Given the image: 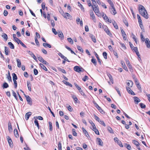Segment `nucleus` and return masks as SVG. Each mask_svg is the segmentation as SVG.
Listing matches in <instances>:
<instances>
[{"instance_id": "42", "label": "nucleus", "mask_w": 150, "mask_h": 150, "mask_svg": "<svg viewBox=\"0 0 150 150\" xmlns=\"http://www.w3.org/2000/svg\"><path fill=\"white\" fill-rule=\"evenodd\" d=\"M49 124L50 127V131H52L53 130V127L52 123L50 122H49Z\"/></svg>"}, {"instance_id": "40", "label": "nucleus", "mask_w": 150, "mask_h": 150, "mask_svg": "<svg viewBox=\"0 0 150 150\" xmlns=\"http://www.w3.org/2000/svg\"><path fill=\"white\" fill-rule=\"evenodd\" d=\"M137 18L138 20V22L139 23H142V20L141 19V17L139 14H137Z\"/></svg>"}, {"instance_id": "63", "label": "nucleus", "mask_w": 150, "mask_h": 150, "mask_svg": "<svg viewBox=\"0 0 150 150\" xmlns=\"http://www.w3.org/2000/svg\"><path fill=\"white\" fill-rule=\"evenodd\" d=\"M132 50L135 52L138 51V49L137 47H134Z\"/></svg>"}, {"instance_id": "48", "label": "nucleus", "mask_w": 150, "mask_h": 150, "mask_svg": "<svg viewBox=\"0 0 150 150\" xmlns=\"http://www.w3.org/2000/svg\"><path fill=\"white\" fill-rule=\"evenodd\" d=\"M35 43L36 44V45L38 46H40V44L39 42H38L37 38L36 37H35Z\"/></svg>"}, {"instance_id": "26", "label": "nucleus", "mask_w": 150, "mask_h": 150, "mask_svg": "<svg viewBox=\"0 0 150 150\" xmlns=\"http://www.w3.org/2000/svg\"><path fill=\"white\" fill-rule=\"evenodd\" d=\"M2 37L4 38V39L6 40V41L8 39V36L7 35L4 33H3L2 35Z\"/></svg>"}, {"instance_id": "16", "label": "nucleus", "mask_w": 150, "mask_h": 150, "mask_svg": "<svg viewBox=\"0 0 150 150\" xmlns=\"http://www.w3.org/2000/svg\"><path fill=\"white\" fill-rule=\"evenodd\" d=\"M14 134L16 138H18L19 137V134H18V132L17 129H15L14 130Z\"/></svg>"}, {"instance_id": "6", "label": "nucleus", "mask_w": 150, "mask_h": 150, "mask_svg": "<svg viewBox=\"0 0 150 150\" xmlns=\"http://www.w3.org/2000/svg\"><path fill=\"white\" fill-rule=\"evenodd\" d=\"M123 37V39L125 40H126V35L123 29L122 28H120Z\"/></svg>"}, {"instance_id": "2", "label": "nucleus", "mask_w": 150, "mask_h": 150, "mask_svg": "<svg viewBox=\"0 0 150 150\" xmlns=\"http://www.w3.org/2000/svg\"><path fill=\"white\" fill-rule=\"evenodd\" d=\"M74 70L77 72L79 73L81 71H84V69L82 67H80L78 66H75L74 68Z\"/></svg>"}, {"instance_id": "59", "label": "nucleus", "mask_w": 150, "mask_h": 150, "mask_svg": "<svg viewBox=\"0 0 150 150\" xmlns=\"http://www.w3.org/2000/svg\"><path fill=\"white\" fill-rule=\"evenodd\" d=\"M58 55L60 56L62 59H64L66 57L64 56L61 53L59 52L58 53Z\"/></svg>"}, {"instance_id": "54", "label": "nucleus", "mask_w": 150, "mask_h": 150, "mask_svg": "<svg viewBox=\"0 0 150 150\" xmlns=\"http://www.w3.org/2000/svg\"><path fill=\"white\" fill-rule=\"evenodd\" d=\"M70 16V15L69 13H66L64 14L63 16L65 18H67V17H69Z\"/></svg>"}, {"instance_id": "34", "label": "nucleus", "mask_w": 150, "mask_h": 150, "mask_svg": "<svg viewBox=\"0 0 150 150\" xmlns=\"http://www.w3.org/2000/svg\"><path fill=\"white\" fill-rule=\"evenodd\" d=\"M57 69L59 71H61L62 73H64V74L66 73V71L64 69H62L60 67L57 68Z\"/></svg>"}, {"instance_id": "56", "label": "nucleus", "mask_w": 150, "mask_h": 150, "mask_svg": "<svg viewBox=\"0 0 150 150\" xmlns=\"http://www.w3.org/2000/svg\"><path fill=\"white\" fill-rule=\"evenodd\" d=\"M72 97L74 100L75 101V103H77L78 100L76 97L75 96H72Z\"/></svg>"}, {"instance_id": "30", "label": "nucleus", "mask_w": 150, "mask_h": 150, "mask_svg": "<svg viewBox=\"0 0 150 150\" xmlns=\"http://www.w3.org/2000/svg\"><path fill=\"white\" fill-rule=\"evenodd\" d=\"M63 82L66 85L69 86L71 87H72V85L68 81H63Z\"/></svg>"}, {"instance_id": "22", "label": "nucleus", "mask_w": 150, "mask_h": 150, "mask_svg": "<svg viewBox=\"0 0 150 150\" xmlns=\"http://www.w3.org/2000/svg\"><path fill=\"white\" fill-rule=\"evenodd\" d=\"M10 51L9 50V48L7 47H5V54L6 55L8 54V53H9Z\"/></svg>"}, {"instance_id": "29", "label": "nucleus", "mask_w": 150, "mask_h": 150, "mask_svg": "<svg viewBox=\"0 0 150 150\" xmlns=\"http://www.w3.org/2000/svg\"><path fill=\"white\" fill-rule=\"evenodd\" d=\"M8 44L9 45V46L11 49H13L14 48V46L11 42H8Z\"/></svg>"}, {"instance_id": "55", "label": "nucleus", "mask_w": 150, "mask_h": 150, "mask_svg": "<svg viewBox=\"0 0 150 150\" xmlns=\"http://www.w3.org/2000/svg\"><path fill=\"white\" fill-rule=\"evenodd\" d=\"M139 105L140 106L141 108H144L146 107L145 105H144L143 103H140L139 104Z\"/></svg>"}, {"instance_id": "64", "label": "nucleus", "mask_w": 150, "mask_h": 150, "mask_svg": "<svg viewBox=\"0 0 150 150\" xmlns=\"http://www.w3.org/2000/svg\"><path fill=\"white\" fill-rule=\"evenodd\" d=\"M14 40L16 42H17L18 44H19L20 42L21 41V40H19L18 38H16L14 40Z\"/></svg>"}, {"instance_id": "17", "label": "nucleus", "mask_w": 150, "mask_h": 150, "mask_svg": "<svg viewBox=\"0 0 150 150\" xmlns=\"http://www.w3.org/2000/svg\"><path fill=\"white\" fill-rule=\"evenodd\" d=\"M90 37L91 38L92 40L94 42H96V38L92 34H90L89 35Z\"/></svg>"}, {"instance_id": "35", "label": "nucleus", "mask_w": 150, "mask_h": 150, "mask_svg": "<svg viewBox=\"0 0 150 150\" xmlns=\"http://www.w3.org/2000/svg\"><path fill=\"white\" fill-rule=\"evenodd\" d=\"M12 75L13 76V80H16L17 79V77L16 75V74L14 73H13L12 74Z\"/></svg>"}, {"instance_id": "12", "label": "nucleus", "mask_w": 150, "mask_h": 150, "mask_svg": "<svg viewBox=\"0 0 150 150\" xmlns=\"http://www.w3.org/2000/svg\"><path fill=\"white\" fill-rule=\"evenodd\" d=\"M133 98L134 102L136 104H138L141 101L140 99L137 97L134 96L133 97Z\"/></svg>"}, {"instance_id": "50", "label": "nucleus", "mask_w": 150, "mask_h": 150, "mask_svg": "<svg viewBox=\"0 0 150 150\" xmlns=\"http://www.w3.org/2000/svg\"><path fill=\"white\" fill-rule=\"evenodd\" d=\"M103 56L104 57V58L105 59H107V53L106 52H104L103 53Z\"/></svg>"}, {"instance_id": "57", "label": "nucleus", "mask_w": 150, "mask_h": 150, "mask_svg": "<svg viewBox=\"0 0 150 150\" xmlns=\"http://www.w3.org/2000/svg\"><path fill=\"white\" fill-rule=\"evenodd\" d=\"M123 21L124 23L125 24V25H126V26L127 27H128V23L127 21V20L125 19H124L123 20Z\"/></svg>"}, {"instance_id": "3", "label": "nucleus", "mask_w": 150, "mask_h": 150, "mask_svg": "<svg viewBox=\"0 0 150 150\" xmlns=\"http://www.w3.org/2000/svg\"><path fill=\"white\" fill-rule=\"evenodd\" d=\"M92 8L96 14L97 15H98V16H99L100 13H99V11L98 9V5H97V6H92Z\"/></svg>"}, {"instance_id": "10", "label": "nucleus", "mask_w": 150, "mask_h": 150, "mask_svg": "<svg viewBox=\"0 0 150 150\" xmlns=\"http://www.w3.org/2000/svg\"><path fill=\"white\" fill-rule=\"evenodd\" d=\"M97 141L98 143V144L101 146H103V143L102 140L99 138H97Z\"/></svg>"}, {"instance_id": "38", "label": "nucleus", "mask_w": 150, "mask_h": 150, "mask_svg": "<svg viewBox=\"0 0 150 150\" xmlns=\"http://www.w3.org/2000/svg\"><path fill=\"white\" fill-rule=\"evenodd\" d=\"M111 9H112V11H113V13H112L113 15H115L117 13V12L114 7L112 8Z\"/></svg>"}, {"instance_id": "62", "label": "nucleus", "mask_w": 150, "mask_h": 150, "mask_svg": "<svg viewBox=\"0 0 150 150\" xmlns=\"http://www.w3.org/2000/svg\"><path fill=\"white\" fill-rule=\"evenodd\" d=\"M74 84L79 91L81 90V88L76 83H74Z\"/></svg>"}, {"instance_id": "53", "label": "nucleus", "mask_w": 150, "mask_h": 150, "mask_svg": "<svg viewBox=\"0 0 150 150\" xmlns=\"http://www.w3.org/2000/svg\"><path fill=\"white\" fill-rule=\"evenodd\" d=\"M12 92L13 95L14 96L15 98L17 100V98L16 96V93L14 92V91L13 90H12Z\"/></svg>"}, {"instance_id": "14", "label": "nucleus", "mask_w": 150, "mask_h": 150, "mask_svg": "<svg viewBox=\"0 0 150 150\" xmlns=\"http://www.w3.org/2000/svg\"><path fill=\"white\" fill-rule=\"evenodd\" d=\"M31 112H27L25 115V119L26 120H28L29 117L31 115Z\"/></svg>"}, {"instance_id": "4", "label": "nucleus", "mask_w": 150, "mask_h": 150, "mask_svg": "<svg viewBox=\"0 0 150 150\" xmlns=\"http://www.w3.org/2000/svg\"><path fill=\"white\" fill-rule=\"evenodd\" d=\"M28 103L30 105H32L33 102L32 99L29 96L25 95Z\"/></svg>"}, {"instance_id": "47", "label": "nucleus", "mask_w": 150, "mask_h": 150, "mask_svg": "<svg viewBox=\"0 0 150 150\" xmlns=\"http://www.w3.org/2000/svg\"><path fill=\"white\" fill-rule=\"evenodd\" d=\"M58 150H62V144H61V142H58Z\"/></svg>"}, {"instance_id": "20", "label": "nucleus", "mask_w": 150, "mask_h": 150, "mask_svg": "<svg viewBox=\"0 0 150 150\" xmlns=\"http://www.w3.org/2000/svg\"><path fill=\"white\" fill-rule=\"evenodd\" d=\"M27 85L28 89V90L29 91H31V85L30 84V83L29 81H27Z\"/></svg>"}, {"instance_id": "45", "label": "nucleus", "mask_w": 150, "mask_h": 150, "mask_svg": "<svg viewBox=\"0 0 150 150\" xmlns=\"http://www.w3.org/2000/svg\"><path fill=\"white\" fill-rule=\"evenodd\" d=\"M115 90H116V91H117V92L118 94H119L120 96H121V94L120 92V91L119 89V88L117 87H115Z\"/></svg>"}, {"instance_id": "52", "label": "nucleus", "mask_w": 150, "mask_h": 150, "mask_svg": "<svg viewBox=\"0 0 150 150\" xmlns=\"http://www.w3.org/2000/svg\"><path fill=\"white\" fill-rule=\"evenodd\" d=\"M91 62L96 66V59L94 58H92L91 60Z\"/></svg>"}, {"instance_id": "28", "label": "nucleus", "mask_w": 150, "mask_h": 150, "mask_svg": "<svg viewBox=\"0 0 150 150\" xmlns=\"http://www.w3.org/2000/svg\"><path fill=\"white\" fill-rule=\"evenodd\" d=\"M140 38L141 39L142 42H144L145 40V39L144 37L143 34L142 32H141V33Z\"/></svg>"}, {"instance_id": "8", "label": "nucleus", "mask_w": 150, "mask_h": 150, "mask_svg": "<svg viewBox=\"0 0 150 150\" xmlns=\"http://www.w3.org/2000/svg\"><path fill=\"white\" fill-rule=\"evenodd\" d=\"M145 42L146 45L147 47L150 48V41L148 38H146Z\"/></svg>"}, {"instance_id": "33", "label": "nucleus", "mask_w": 150, "mask_h": 150, "mask_svg": "<svg viewBox=\"0 0 150 150\" xmlns=\"http://www.w3.org/2000/svg\"><path fill=\"white\" fill-rule=\"evenodd\" d=\"M108 76L111 82L112 83H113V78H112V76L110 74H108Z\"/></svg>"}, {"instance_id": "58", "label": "nucleus", "mask_w": 150, "mask_h": 150, "mask_svg": "<svg viewBox=\"0 0 150 150\" xmlns=\"http://www.w3.org/2000/svg\"><path fill=\"white\" fill-rule=\"evenodd\" d=\"M127 92L131 94L132 95H135V93L131 90V89L130 90H128Z\"/></svg>"}, {"instance_id": "7", "label": "nucleus", "mask_w": 150, "mask_h": 150, "mask_svg": "<svg viewBox=\"0 0 150 150\" xmlns=\"http://www.w3.org/2000/svg\"><path fill=\"white\" fill-rule=\"evenodd\" d=\"M7 138L9 145L10 147H11L12 146H13L12 141L9 136H7Z\"/></svg>"}, {"instance_id": "13", "label": "nucleus", "mask_w": 150, "mask_h": 150, "mask_svg": "<svg viewBox=\"0 0 150 150\" xmlns=\"http://www.w3.org/2000/svg\"><path fill=\"white\" fill-rule=\"evenodd\" d=\"M92 127H93L92 129L95 132V133L97 135L99 134V132L98 131V130L96 129L95 125V126H93Z\"/></svg>"}, {"instance_id": "11", "label": "nucleus", "mask_w": 150, "mask_h": 150, "mask_svg": "<svg viewBox=\"0 0 150 150\" xmlns=\"http://www.w3.org/2000/svg\"><path fill=\"white\" fill-rule=\"evenodd\" d=\"M104 30L106 33L108 35H109L110 37H112V35L110 32L109 30L107 28H105Z\"/></svg>"}, {"instance_id": "5", "label": "nucleus", "mask_w": 150, "mask_h": 150, "mask_svg": "<svg viewBox=\"0 0 150 150\" xmlns=\"http://www.w3.org/2000/svg\"><path fill=\"white\" fill-rule=\"evenodd\" d=\"M94 104L95 105L96 107L98 110L102 114H103L105 113L104 111L95 102L94 103Z\"/></svg>"}, {"instance_id": "49", "label": "nucleus", "mask_w": 150, "mask_h": 150, "mask_svg": "<svg viewBox=\"0 0 150 150\" xmlns=\"http://www.w3.org/2000/svg\"><path fill=\"white\" fill-rule=\"evenodd\" d=\"M77 47L78 50L79 51H80L81 52H83V50L80 46H77Z\"/></svg>"}, {"instance_id": "41", "label": "nucleus", "mask_w": 150, "mask_h": 150, "mask_svg": "<svg viewBox=\"0 0 150 150\" xmlns=\"http://www.w3.org/2000/svg\"><path fill=\"white\" fill-rule=\"evenodd\" d=\"M78 5L79 6L81 7V8L82 11H84V8L82 5L79 2H78Z\"/></svg>"}, {"instance_id": "18", "label": "nucleus", "mask_w": 150, "mask_h": 150, "mask_svg": "<svg viewBox=\"0 0 150 150\" xmlns=\"http://www.w3.org/2000/svg\"><path fill=\"white\" fill-rule=\"evenodd\" d=\"M121 64L123 68L126 71H128L127 68L126 66L125 65V63L122 61L121 62Z\"/></svg>"}, {"instance_id": "24", "label": "nucleus", "mask_w": 150, "mask_h": 150, "mask_svg": "<svg viewBox=\"0 0 150 150\" xmlns=\"http://www.w3.org/2000/svg\"><path fill=\"white\" fill-rule=\"evenodd\" d=\"M16 61L17 63V66L18 67H21V63L20 60L17 59H16Z\"/></svg>"}, {"instance_id": "37", "label": "nucleus", "mask_w": 150, "mask_h": 150, "mask_svg": "<svg viewBox=\"0 0 150 150\" xmlns=\"http://www.w3.org/2000/svg\"><path fill=\"white\" fill-rule=\"evenodd\" d=\"M9 86L8 85L6 82H4L3 85V88H7Z\"/></svg>"}, {"instance_id": "51", "label": "nucleus", "mask_w": 150, "mask_h": 150, "mask_svg": "<svg viewBox=\"0 0 150 150\" xmlns=\"http://www.w3.org/2000/svg\"><path fill=\"white\" fill-rule=\"evenodd\" d=\"M94 116L95 119L98 121V122H99L100 120V119L97 116H96L95 114H94Z\"/></svg>"}, {"instance_id": "31", "label": "nucleus", "mask_w": 150, "mask_h": 150, "mask_svg": "<svg viewBox=\"0 0 150 150\" xmlns=\"http://www.w3.org/2000/svg\"><path fill=\"white\" fill-rule=\"evenodd\" d=\"M39 65L40 67L42 68L45 71H47V69L46 67L43 64L40 63V64Z\"/></svg>"}, {"instance_id": "43", "label": "nucleus", "mask_w": 150, "mask_h": 150, "mask_svg": "<svg viewBox=\"0 0 150 150\" xmlns=\"http://www.w3.org/2000/svg\"><path fill=\"white\" fill-rule=\"evenodd\" d=\"M140 27L142 31L144 32H145V30L144 28L143 25L142 23H139Z\"/></svg>"}, {"instance_id": "25", "label": "nucleus", "mask_w": 150, "mask_h": 150, "mask_svg": "<svg viewBox=\"0 0 150 150\" xmlns=\"http://www.w3.org/2000/svg\"><path fill=\"white\" fill-rule=\"evenodd\" d=\"M82 130L83 132V133L87 137H88V136H89L88 132L84 128H82Z\"/></svg>"}, {"instance_id": "32", "label": "nucleus", "mask_w": 150, "mask_h": 150, "mask_svg": "<svg viewBox=\"0 0 150 150\" xmlns=\"http://www.w3.org/2000/svg\"><path fill=\"white\" fill-rule=\"evenodd\" d=\"M107 129L108 131L111 133H113V131L112 129L109 126L107 127Z\"/></svg>"}, {"instance_id": "39", "label": "nucleus", "mask_w": 150, "mask_h": 150, "mask_svg": "<svg viewBox=\"0 0 150 150\" xmlns=\"http://www.w3.org/2000/svg\"><path fill=\"white\" fill-rule=\"evenodd\" d=\"M34 123L35 125L37 126V127H38V129H39V124L38 122V121L36 120L35 119L34 121Z\"/></svg>"}, {"instance_id": "27", "label": "nucleus", "mask_w": 150, "mask_h": 150, "mask_svg": "<svg viewBox=\"0 0 150 150\" xmlns=\"http://www.w3.org/2000/svg\"><path fill=\"white\" fill-rule=\"evenodd\" d=\"M112 23L115 28L116 29H118V26L115 21H113L112 22Z\"/></svg>"}, {"instance_id": "44", "label": "nucleus", "mask_w": 150, "mask_h": 150, "mask_svg": "<svg viewBox=\"0 0 150 150\" xmlns=\"http://www.w3.org/2000/svg\"><path fill=\"white\" fill-rule=\"evenodd\" d=\"M67 39L68 42L71 44H73V41L71 38H68Z\"/></svg>"}, {"instance_id": "46", "label": "nucleus", "mask_w": 150, "mask_h": 150, "mask_svg": "<svg viewBox=\"0 0 150 150\" xmlns=\"http://www.w3.org/2000/svg\"><path fill=\"white\" fill-rule=\"evenodd\" d=\"M72 134L74 136H77V134L76 132H75V129H72Z\"/></svg>"}, {"instance_id": "60", "label": "nucleus", "mask_w": 150, "mask_h": 150, "mask_svg": "<svg viewBox=\"0 0 150 150\" xmlns=\"http://www.w3.org/2000/svg\"><path fill=\"white\" fill-rule=\"evenodd\" d=\"M99 123L101 124L102 125H103L105 127L106 126V125L105 123L103 121V120H100L99 122Z\"/></svg>"}, {"instance_id": "9", "label": "nucleus", "mask_w": 150, "mask_h": 150, "mask_svg": "<svg viewBox=\"0 0 150 150\" xmlns=\"http://www.w3.org/2000/svg\"><path fill=\"white\" fill-rule=\"evenodd\" d=\"M58 35L59 37L61 38V39L63 40L64 39V35L62 32L61 31L58 32Z\"/></svg>"}, {"instance_id": "1", "label": "nucleus", "mask_w": 150, "mask_h": 150, "mask_svg": "<svg viewBox=\"0 0 150 150\" xmlns=\"http://www.w3.org/2000/svg\"><path fill=\"white\" fill-rule=\"evenodd\" d=\"M138 9L139 13L142 16L146 19L148 18V14L146 9L143 6L141 5H139Z\"/></svg>"}, {"instance_id": "15", "label": "nucleus", "mask_w": 150, "mask_h": 150, "mask_svg": "<svg viewBox=\"0 0 150 150\" xmlns=\"http://www.w3.org/2000/svg\"><path fill=\"white\" fill-rule=\"evenodd\" d=\"M8 129L9 132H11L12 131V128L11 122H9L8 123Z\"/></svg>"}, {"instance_id": "61", "label": "nucleus", "mask_w": 150, "mask_h": 150, "mask_svg": "<svg viewBox=\"0 0 150 150\" xmlns=\"http://www.w3.org/2000/svg\"><path fill=\"white\" fill-rule=\"evenodd\" d=\"M38 58V60L40 62H42V61L44 59H43V58L40 56H39L38 57H37Z\"/></svg>"}, {"instance_id": "36", "label": "nucleus", "mask_w": 150, "mask_h": 150, "mask_svg": "<svg viewBox=\"0 0 150 150\" xmlns=\"http://www.w3.org/2000/svg\"><path fill=\"white\" fill-rule=\"evenodd\" d=\"M95 55L97 58V59L98 60L99 63L101 65V62L100 61V60L99 58V57L98 54L96 52H95Z\"/></svg>"}, {"instance_id": "23", "label": "nucleus", "mask_w": 150, "mask_h": 150, "mask_svg": "<svg viewBox=\"0 0 150 150\" xmlns=\"http://www.w3.org/2000/svg\"><path fill=\"white\" fill-rule=\"evenodd\" d=\"M132 142L134 144L137 146V147L139 146V145H140L139 142L135 140H133Z\"/></svg>"}, {"instance_id": "21", "label": "nucleus", "mask_w": 150, "mask_h": 150, "mask_svg": "<svg viewBox=\"0 0 150 150\" xmlns=\"http://www.w3.org/2000/svg\"><path fill=\"white\" fill-rule=\"evenodd\" d=\"M133 84V82L131 80L129 81V82L127 83V85L130 87H132V86Z\"/></svg>"}, {"instance_id": "19", "label": "nucleus", "mask_w": 150, "mask_h": 150, "mask_svg": "<svg viewBox=\"0 0 150 150\" xmlns=\"http://www.w3.org/2000/svg\"><path fill=\"white\" fill-rule=\"evenodd\" d=\"M90 15L91 16V17L92 20L94 22H95L96 20L95 18V15L94 14L93 11L90 13Z\"/></svg>"}]
</instances>
